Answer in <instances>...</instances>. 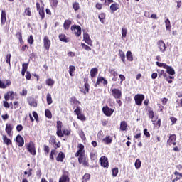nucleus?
<instances>
[{"instance_id":"aec40b11","label":"nucleus","mask_w":182,"mask_h":182,"mask_svg":"<svg viewBox=\"0 0 182 182\" xmlns=\"http://www.w3.org/2000/svg\"><path fill=\"white\" fill-rule=\"evenodd\" d=\"M7 86H11V80H6L5 82H3L2 80H0V89H6Z\"/></svg>"},{"instance_id":"f257e3e1","label":"nucleus","mask_w":182,"mask_h":182,"mask_svg":"<svg viewBox=\"0 0 182 182\" xmlns=\"http://www.w3.org/2000/svg\"><path fill=\"white\" fill-rule=\"evenodd\" d=\"M77 147L79 149L75 153V156L78 157L79 164H82L84 167H89V159L85 154V145L79 144Z\"/></svg>"},{"instance_id":"58836bf2","label":"nucleus","mask_w":182,"mask_h":182,"mask_svg":"<svg viewBox=\"0 0 182 182\" xmlns=\"http://www.w3.org/2000/svg\"><path fill=\"white\" fill-rule=\"evenodd\" d=\"M47 105H52L53 103V100H52V95L50 93H48L46 96Z\"/></svg>"},{"instance_id":"864d4df0","label":"nucleus","mask_w":182,"mask_h":182,"mask_svg":"<svg viewBox=\"0 0 182 182\" xmlns=\"http://www.w3.org/2000/svg\"><path fill=\"white\" fill-rule=\"evenodd\" d=\"M24 14L27 16H32V11H31V8L28 7L25 9L24 11Z\"/></svg>"},{"instance_id":"a19ab883","label":"nucleus","mask_w":182,"mask_h":182,"mask_svg":"<svg viewBox=\"0 0 182 182\" xmlns=\"http://www.w3.org/2000/svg\"><path fill=\"white\" fill-rule=\"evenodd\" d=\"M75 70H76V67H75V65L69 66V73L70 76H75V75L73 74V72H75Z\"/></svg>"},{"instance_id":"6e6d98bb","label":"nucleus","mask_w":182,"mask_h":182,"mask_svg":"<svg viewBox=\"0 0 182 182\" xmlns=\"http://www.w3.org/2000/svg\"><path fill=\"white\" fill-rule=\"evenodd\" d=\"M117 174H119V168H114L112 169L113 177H117Z\"/></svg>"},{"instance_id":"473e14b6","label":"nucleus","mask_w":182,"mask_h":182,"mask_svg":"<svg viewBox=\"0 0 182 182\" xmlns=\"http://www.w3.org/2000/svg\"><path fill=\"white\" fill-rule=\"evenodd\" d=\"M3 141L7 146H11V144H12V141L8 139V136H6V135H3Z\"/></svg>"},{"instance_id":"f704fd0d","label":"nucleus","mask_w":182,"mask_h":182,"mask_svg":"<svg viewBox=\"0 0 182 182\" xmlns=\"http://www.w3.org/2000/svg\"><path fill=\"white\" fill-rule=\"evenodd\" d=\"M165 25L167 31L171 32V23H170V20L168 18L165 20Z\"/></svg>"},{"instance_id":"4468645a","label":"nucleus","mask_w":182,"mask_h":182,"mask_svg":"<svg viewBox=\"0 0 182 182\" xmlns=\"http://www.w3.org/2000/svg\"><path fill=\"white\" fill-rule=\"evenodd\" d=\"M43 45L46 50H49V49H50V45H52V43L48 36H46L43 38Z\"/></svg>"},{"instance_id":"cd10ccee","label":"nucleus","mask_w":182,"mask_h":182,"mask_svg":"<svg viewBox=\"0 0 182 182\" xmlns=\"http://www.w3.org/2000/svg\"><path fill=\"white\" fill-rule=\"evenodd\" d=\"M119 56L121 58V60L123 62V63H126V55L124 54V52H123L122 50H119Z\"/></svg>"},{"instance_id":"7ed1b4c3","label":"nucleus","mask_w":182,"mask_h":182,"mask_svg":"<svg viewBox=\"0 0 182 182\" xmlns=\"http://www.w3.org/2000/svg\"><path fill=\"white\" fill-rule=\"evenodd\" d=\"M74 113L77 115L78 120L85 122L86 117L82 113V109L80 108V107L77 106L76 109L74 110Z\"/></svg>"},{"instance_id":"37998d69","label":"nucleus","mask_w":182,"mask_h":182,"mask_svg":"<svg viewBox=\"0 0 182 182\" xmlns=\"http://www.w3.org/2000/svg\"><path fill=\"white\" fill-rule=\"evenodd\" d=\"M90 160L92 161H95V160L97 159V154L94 152H90Z\"/></svg>"},{"instance_id":"5701e85b","label":"nucleus","mask_w":182,"mask_h":182,"mask_svg":"<svg viewBox=\"0 0 182 182\" xmlns=\"http://www.w3.org/2000/svg\"><path fill=\"white\" fill-rule=\"evenodd\" d=\"M65 157L66 156L65 155V153L60 151L56 157V161L63 163V160H65Z\"/></svg>"},{"instance_id":"a878e982","label":"nucleus","mask_w":182,"mask_h":182,"mask_svg":"<svg viewBox=\"0 0 182 182\" xmlns=\"http://www.w3.org/2000/svg\"><path fill=\"white\" fill-rule=\"evenodd\" d=\"M70 25H72V21L69 19L65 20L63 23L65 31H68V29L70 28Z\"/></svg>"},{"instance_id":"49530a36","label":"nucleus","mask_w":182,"mask_h":182,"mask_svg":"<svg viewBox=\"0 0 182 182\" xmlns=\"http://www.w3.org/2000/svg\"><path fill=\"white\" fill-rule=\"evenodd\" d=\"M109 73H110L111 76H113V77H117V71H115L114 69H109Z\"/></svg>"},{"instance_id":"39448f33","label":"nucleus","mask_w":182,"mask_h":182,"mask_svg":"<svg viewBox=\"0 0 182 182\" xmlns=\"http://www.w3.org/2000/svg\"><path fill=\"white\" fill-rule=\"evenodd\" d=\"M144 95L143 94H137L134 96V100L136 105L137 106H141L143 105V101L144 100Z\"/></svg>"},{"instance_id":"9b49d317","label":"nucleus","mask_w":182,"mask_h":182,"mask_svg":"<svg viewBox=\"0 0 182 182\" xmlns=\"http://www.w3.org/2000/svg\"><path fill=\"white\" fill-rule=\"evenodd\" d=\"M71 31H74L77 38H79L82 35V27L80 26L73 25L71 26Z\"/></svg>"},{"instance_id":"3c124183","label":"nucleus","mask_w":182,"mask_h":182,"mask_svg":"<svg viewBox=\"0 0 182 182\" xmlns=\"http://www.w3.org/2000/svg\"><path fill=\"white\" fill-rule=\"evenodd\" d=\"M50 4L52 6V8H57L58 6V0H49Z\"/></svg>"},{"instance_id":"052dcab7","label":"nucleus","mask_w":182,"mask_h":182,"mask_svg":"<svg viewBox=\"0 0 182 182\" xmlns=\"http://www.w3.org/2000/svg\"><path fill=\"white\" fill-rule=\"evenodd\" d=\"M81 46L82 48V49H85V50H87L89 52V50H92V48L89 47V46L85 44V43H81Z\"/></svg>"},{"instance_id":"b1692460","label":"nucleus","mask_w":182,"mask_h":182,"mask_svg":"<svg viewBox=\"0 0 182 182\" xmlns=\"http://www.w3.org/2000/svg\"><path fill=\"white\" fill-rule=\"evenodd\" d=\"M58 38L61 42H65V43L70 41V38H69V37H66V35L65 34H60Z\"/></svg>"},{"instance_id":"09e8293b","label":"nucleus","mask_w":182,"mask_h":182,"mask_svg":"<svg viewBox=\"0 0 182 182\" xmlns=\"http://www.w3.org/2000/svg\"><path fill=\"white\" fill-rule=\"evenodd\" d=\"M140 167H141V161H140V159H136L135 161V168L136 170H139Z\"/></svg>"},{"instance_id":"423d86ee","label":"nucleus","mask_w":182,"mask_h":182,"mask_svg":"<svg viewBox=\"0 0 182 182\" xmlns=\"http://www.w3.org/2000/svg\"><path fill=\"white\" fill-rule=\"evenodd\" d=\"M111 93L115 99H122V90L117 89V88H112L111 90Z\"/></svg>"},{"instance_id":"1a4fd4ad","label":"nucleus","mask_w":182,"mask_h":182,"mask_svg":"<svg viewBox=\"0 0 182 182\" xmlns=\"http://www.w3.org/2000/svg\"><path fill=\"white\" fill-rule=\"evenodd\" d=\"M100 163L102 167L109 168V159L105 156H102L100 157Z\"/></svg>"},{"instance_id":"2f4dec72","label":"nucleus","mask_w":182,"mask_h":182,"mask_svg":"<svg viewBox=\"0 0 182 182\" xmlns=\"http://www.w3.org/2000/svg\"><path fill=\"white\" fill-rule=\"evenodd\" d=\"M28 102L31 106H33V107H37L38 102H36V100L35 99L30 98L28 99Z\"/></svg>"},{"instance_id":"4be33fe9","label":"nucleus","mask_w":182,"mask_h":182,"mask_svg":"<svg viewBox=\"0 0 182 182\" xmlns=\"http://www.w3.org/2000/svg\"><path fill=\"white\" fill-rule=\"evenodd\" d=\"M165 69H166V73H168V75H171V76H174V75H176V71L173 67L166 65Z\"/></svg>"},{"instance_id":"bb28decb","label":"nucleus","mask_w":182,"mask_h":182,"mask_svg":"<svg viewBox=\"0 0 182 182\" xmlns=\"http://www.w3.org/2000/svg\"><path fill=\"white\" fill-rule=\"evenodd\" d=\"M119 129L122 132H126L127 130V122L126 121L121 122Z\"/></svg>"},{"instance_id":"4d7b16f0","label":"nucleus","mask_w":182,"mask_h":182,"mask_svg":"<svg viewBox=\"0 0 182 182\" xmlns=\"http://www.w3.org/2000/svg\"><path fill=\"white\" fill-rule=\"evenodd\" d=\"M79 136L82 139V140H86V135L85 134L83 130L79 132Z\"/></svg>"},{"instance_id":"dca6fc26","label":"nucleus","mask_w":182,"mask_h":182,"mask_svg":"<svg viewBox=\"0 0 182 182\" xmlns=\"http://www.w3.org/2000/svg\"><path fill=\"white\" fill-rule=\"evenodd\" d=\"M16 141V144L18 146V147H23V137H22V136L21 135H17L15 139Z\"/></svg>"},{"instance_id":"412c9836","label":"nucleus","mask_w":182,"mask_h":182,"mask_svg":"<svg viewBox=\"0 0 182 182\" xmlns=\"http://www.w3.org/2000/svg\"><path fill=\"white\" fill-rule=\"evenodd\" d=\"M14 97H15V92L14 91H9L4 95L5 100H8L9 99L13 100Z\"/></svg>"},{"instance_id":"393cba45","label":"nucleus","mask_w":182,"mask_h":182,"mask_svg":"<svg viewBox=\"0 0 182 182\" xmlns=\"http://www.w3.org/2000/svg\"><path fill=\"white\" fill-rule=\"evenodd\" d=\"M84 87L80 90V92L83 93V95H87L89 93V90L90 89V85L89 84H84Z\"/></svg>"},{"instance_id":"79ce46f5","label":"nucleus","mask_w":182,"mask_h":182,"mask_svg":"<svg viewBox=\"0 0 182 182\" xmlns=\"http://www.w3.org/2000/svg\"><path fill=\"white\" fill-rule=\"evenodd\" d=\"M90 180V175L89 173H85L82 178V182H87Z\"/></svg>"},{"instance_id":"ea45409f","label":"nucleus","mask_w":182,"mask_h":182,"mask_svg":"<svg viewBox=\"0 0 182 182\" xmlns=\"http://www.w3.org/2000/svg\"><path fill=\"white\" fill-rule=\"evenodd\" d=\"M73 8L74 11H79L80 9V5L79 4V2L75 1L73 3Z\"/></svg>"},{"instance_id":"e433bc0d","label":"nucleus","mask_w":182,"mask_h":182,"mask_svg":"<svg viewBox=\"0 0 182 182\" xmlns=\"http://www.w3.org/2000/svg\"><path fill=\"white\" fill-rule=\"evenodd\" d=\"M98 18L100 19V21L101 23H105V19H106V14L101 13L98 16Z\"/></svg>"},{"instance_id":"0e129e2a","label":"nucleus","mask_w":182,"mask_h":182,"mask_svg":"<svg viewBox=\"0 0 182 182\" xmlns=\"http://www.w3.org/2000/svg\"><path fill=\"white\" fill-rule=\"evenodd\" d=\"M35 41V40H33V36L31 35L28 38V43L30 45H33V42Z\"/></svg>"},{"instance_id":"a18cd8bd","label":"nucleus","mask_w":182,"mask_h":182,"mask_svg":"<svg viewBox=\"0 0 182 182\" xmlns=\"http://www.w3.org/2000/svg\"><path fill=\"white\" fill-rule=\"evenodd\" d=\"M104 80V77H98L97 78V81L95 83V87H97V86H99V85H100L102 83V82H103Z\"/></svg>"},{"instance_id":"f3484780","label":"nucleus","mask_w":182,"mask_h":182,"mask_svg":"<svg viewBox=\"0 0 182 182\" xmlns=\"http://www.w3.org/2000/svg\"><path fill=\"white\" fill-rule=\"evenodd\" d=\"M59 182H70V178H69L68 172L64 173L61 176V177L59 178Z\"/></svg>"},{"instance_id":"bf43d9fd","label":"nucleus","mask_w":182,"mask_h":182,"mask_svg":"<svg viewBox=\"0 0 182 182\" xmlns=\"http://www.w3.org/2000/svg\"><path fill=\"white\" fill-rule=\"evenodd\" d=\"M43 149H44L45 154L46 155L49 154V151H50V149L49 148V146L43 145Z\"/></svg>"},{"instance_id":"72a5a7b5","label":"nucleus","mask_w":182,"mask_h":182,"mask_svg":"<svg viewBox=\"0 0 182 182\" xmlns=\"http://www.w3.org/2000/svg\"><path fill=\"white\" fill-rule=\"evenodd\" d=\"M70 102L73 105H80V101L77 100V99L75 96H73L70 98Z\"/></svg>"},{"instance_id":"c85d7f7f","label":"nucleus","mask_w":182,"mask_h":182,"mask_svg":"<svg viewBox=\"0 0 182 182\" xmlns=\"http://www.w3.org/2000/svg\"><path fill=\"white\" fill-rule=\"evenodd\" d=\"M146 110L148 111V117L149 119H154V111H153V108L149 107Z\"/></svg>"},{"instance_id":"c03bdc74","label":"nucleus","mask_w":182,"mask_h":182,"mask_svg":"<svg viewBox=\"0 0 182 182\" xmlns=\"http://www.w3.org/2000/svg\"><path fill=\"white\" fill-rule=\"evenodd\" d=\"M127 59L129 62H133V55H132V51L127 52Z\"/></svg>"},{"instance_id":"c756f323","label":"nucleus","mask_w":182,"mask_h":182,"mask_svg":"<svg viewBox=\"0 0 182 182\" xmlns=\"http://www.w3.org/2000/svg\"><path fill=\"white\" fill-rule=\"evenodd\" d=\"M102 141L105 142V144H112L113 139H112V136H107L105 138L102 139Z\"/></svg>"},{"instance_id":"f03ea898","label":"nucleus","mask_w":182,"mask_h":182,"mask_svg":"<svg viewBox=\"0 0 182 182\" xmlns=\"http://www.w3.org/2000/svg\"><path fill=\"white\" fill-rule=\"evenodd\" d=\"M25 146L30 154L32 156H36V148L35 147V143H33V141H31L30 142L26 144Z\"/></svg>"},{"instance_id":"ddd939ff","label":"nucleus","mask_w":182,"mask_h":182,"mask_svg":"<svg viewBox=\"0 0 182 182\" xmlns=\"http://www.w3.org/2000/svg\"><path fill=\"white\" fill-rule=\"evenodd\" d=\"M14 130V124H6L5 132L7 133L8 136L9 137L12 136L14 134V132H12Z\"/></svg>"},{"instance_id":"2eb2a0df","label":"nucleus","mask_w":182,"mask_h":182,"mask_svg":"<svg viewBox=\"0 0 182 182\" xmlns=\"http://www.w3.org/2000/svg\"><path fill=\"white\" fill-rule=\"evenodd\" d=\"M83 41H85V43H87V45H89L90 46H93L92 39L90 38V36H89V33H83Z\"/></svg>"},{"instance_id":"a211bd4d","label":"nucleus","mask_w":182,"mask_h":182,"mask_svg":"<svg viewBox=\"0 0 182 182\" xmlns=\"http://www.w3.org/2000/svg\"><path fill=\"white\" fill-rule=\"evenodd\" d=\"M6 22V11L5 10L1 11V25L4 26Z\"/></svg>"},{"instance_id":"4c0bfd02","label":"nucleus","mask_w":182,"mask_h":182,"mask_svg":"<svg viewBox=\"0 0 182 182\" xmlns=\"http://www.w3.org/2000/svg\"><path fill=\"white\" fill-rule=\"evenodd\" d=\"M157 72L159 78H161L162 76L164 77V79L167 77V73H166V71H164V70H161V71L157 70Z\"/></svg>"},{"instance_id":"8fccbe9b","label":"nucleus","mask_w":182,"mask_h":182,"mask_svg":"<svg viewBox=\"0 0 182 182\" xmlns=\"http://www.w3.org/2000/svg\"><path fill=\"white\" fill-rule=\"evenodd\" d=\"M45 114L47 119H52V112H50L49 109H46Z\"/></svg>"},{"instance_id":"9d476101","label":"nucleus","mask_w":182,"mask_h":182,"mask_svg":"<svg viewBox=\"0 0 182 182\" xmlns=\"http://www.w3.org/2000/svg\"><path fill=\"white\" fill-rule=\"evenodd\" d=\"M102 112L105 116L110 117V116H112L114 112V109L109 107L108 106H105L102 108Z\"/></svg>"},{"instance_id":"774afa93","label":"nucleus","mask_w":182,"mask_h":182,"mask_svg":"<svg viewBox=\"0 0 182 182\" xmlns=\"http://www.w3.org/2000/svg\"><path fill=\"white\" fill-rule=\"evenodd\" d=\"M95 8H96V9H98V11L102 10L103 8V4L97 3L95 5Z\"/></svg>"},{"instance_id":"c9c22d12","label":"nucleus","mask_w":182,"mask_h":182,"mask_svg":"<svg viewBox=\"0 0 182 182\" xmlns=\"http://www.w3.org/2000/svg\"><path fill=\"white\" fill-rule=\"evenodd\" d=\"M98 70L96 68H92L90 73L91 77H96V75H97Z\"/></svg>"},{"instance_id":"6e6552de","label":"nucleus","mask_w":182,"mask_h":182,"mask_svg":"<svg viewBox=\"0 0 182 182\" xmlns=\"http://www.w3.org/2000/svg\"><path fill=\"white\" fill-rule=\"evenodd\" d=\"M176 140H177V135L174 134H169L168 139L167 140V144H168V146H176L177 144Z\"/></svg>"},{"instance_id":"20e7f679","label":"nucleus","mask_w":182,"mask_h":182,"mask_svg":"<svg viewBox=\"0 0 182 182\" xmlns=\"http://www.w3.org/2000/svg\"><path fill=\"white\" fill-rule=\"evenodd\" d=\"M49 143L50 144L51 146L56 150L57 149L60 148V141H56V136H51L50 139H49Z\"/></svg>"},{"instance_id":"5fc2aeb1","label":"nucleus","mask_w":182,"mask_h":182,"mask_svg":"<svg viewBox=\"0 0 182 182\" xmlns=\"http://www.w3.org/2000/svg\"><path fill=\"white\" fill-rule=\"evenodd\" d=\"M46 85H48V86H53V85H55V81L49 78L46 80Z\"/></svg>"},{"instance_id":"e2e57ef3","label":"nucleus","mask_w":182,"mask_h":182,"mask_svg":"<svg viewBox=\"0 0 182 182\" xmlns=\"http://www.w3.org/2000/svg\"><path fill=\"white\" fill-rule=\"evenodd\" d=\"M156 65L159 66V68H164V69H166L167 66V64L160 62H156Z\"/></svg>"},{"instance_id":"6ab92c4d","label":"nucleus","mask_w":182,"mask_h":182,"mask_svg":"<svg viewBox=\"0 0 182 182\" xmlns=\"http://www.w3.org/2000/svg\"><path fill=\"white\" fill-rule=\"evenodd\" d=\"M120 8V5L119 4L114 2L111 4L109 9L112 14H114L116 11H117Z\"/></svg>"},{"instance_id":"69168bd1","label":"nucleus","mask_w":182,"mask_h":182,"mask_svg":"<svg viewBox=\"0 0 182 182\" xmlns=\"http://www.w3.org/2000/svg\"><path fill=\"white\" fill-rule=\"evenodd\" d=\"M127 35V28H122V38H126Z\"/></svg>"},{"instance_id":"0eeeda50","label":"nucleus","mask_w":182,"mask_h":182,"mask_svg":"<svg viewBox=\"0 0 182 182\" xmlns=\"http://www.w3.org/2000/svg\"><path fill=\"white\" fill-rule=\"evenodd\" d=\"M156 45L158 46V49H159V52H161V53H164V52H166V50H167L166 43L163 40L158 41Z\"/></svg>"},{"instance_id":"7c9ffc66","label":"nucleus","mask_w":182,"mask_h":182,"mask_svg":"<svg viewBox=\"0 0 182 182\" xmlns=\"http://www.w3.org/2000/svg\"><path fill=\"white\" fill-rule=\"evenodd\" d=\"M38 12L41 16V21H43V19H45V8L42 6L41 9L38 10Z\"/></svg>"},{"instance_id":"603ef678","label":"nucleus","mask_w":182,"mask_h":182,"mask_svg":"<svg viewBox=\"0 0 182 182\" xmlns=\"http://www.w3.org/2000/svg\"><path fill=\"white\" fill-rule=\"evenodd\" d=\"M56 153V149H52L50 151V159L52 160V161H53V160H55V154Z\"/></svg>"},{"instance_id":"338daca9","label":"nucleus","mask_w":182,"mask_h":182,"mask_svg":"<svg viewBox=\"0 0 182 182\" xmlns=\"http://www.w3.org/2000/svg\"><path fill=\"white\" fill-rule=\"evenodd\" d=\"M170 120L171 122V125L173 126V124H176L177 123V118L174 117H170Z\"/></svg>"},{"instance_id":"680f3d73","label":"nucleus","mask_w":182,"mask_h":182,"mask_svg":"<svg viewBox=\"0 0 182 182\" xmlns=\"http://www.w3.org/2000/svg\"><path fill=\"white\" fill-rule=\"evenodd\" d=\"M16 36L17 39H18L20 43H22V42H23V41H22V33L18 32V33H16Z\"/></svg>"},{"instance_id":"f8f14e48","label":"nucleus","mask_w":182,"mask_h":182,"mask_svg":"<svg viewBox=\"0 0 182 182\" xmlns=\"http://www.w3.org/2000/svg\"><path fill=\"white\" fill-rule=\"evenodd\" d=\"M63 125L62 124V121H57V132L56 134L58 137H63V134L62 133V127Z\"/></svg>"},{"instance_id":"de8ad7c7","label":"nucleus","mask_w":182,"mask_h":182,"mask_svg":"<svg viewBox=\"0 0 182 182\" xmlns=\"http://www.w3.org/2000/svg\"><path fill=\"white\" fill-rule=\"evenodd\" d=\"M174 176H176V177L175 178H178L177 179V181H178V180H181L182 178V173L176 171L174 173H173Z\"/></svg>"},{"instance_id":"13d9d810","label":"nucleus","mask_w":182,"mask_h":182,"mask_svg":"<svg viewBox=\"0 0 182 182\" xmlns=\"http://www.w3.org/2000/svg\"><path fill=\"white\" fill-rule=\"evenodd\" d=\"M62 134H63V137L64 136H70V130H69V129H63L62 131Z\"/></svg>"}]
</instances>
